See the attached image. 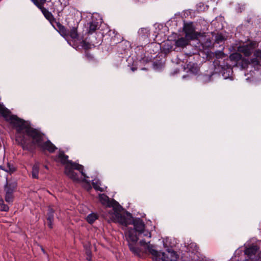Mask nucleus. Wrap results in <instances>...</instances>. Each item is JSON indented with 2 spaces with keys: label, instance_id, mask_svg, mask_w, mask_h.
Masks as SVG:
<instances>
[{
  "label": "nucleus",
  "instance_id": "obj_1",
  "mask_svg": "<svg viewBox=\"0 0 261 261\" xmlns=\"http://www.w3.org/2000/svg\"><path fill=\"white\" fill-rule=\"evenodd\" d=\"M10 111L0 103V115L7 121H10L16 129L15 141L18 145L21 147L23 150H32V143L27 137L32 139L37 137L39 130L32 127L27 124L25 121L18 117L16 115H10Z\"/></svg>",
  "mask_w": 261,
  "mask_h": 261
},
{
  "label": "nucleus",
  "instance_id": "obj_2",
  "mask_svg": "<svg viewBox=\"0 0 261 261\" xmlns=\"http://www.w3.org/2000/svg\"><path fill=\"white\" fill-rule=\"evenodd\" d=\"M99 23L97 21V19L93 17H92L89 22L87 23L86 25V34H87L88 36L86 37V39L88 40V42L87 43L86 40L83 41V47L84 48L87 49L91 44L95 45L99 43L100 40H97L93 35L96 30L99 28Z\"/></svg>",
  "mask_w": 261,
  "mask_h": 261
},
{
  "label": "nucleus",
  "instance_id": "obj_3",
  "mask_svg": "<svg viewBox=\"0 0 261 261\" xmlns=\"http://www.w3.org/2000/svg\"><path fill=\"white\" fill-rule=\"evenodd\" d=\"M37 135V137L34 138L31 142L33 146H32L33 148L32 150H27V151L30 153H34L36 151V146L39 147L43 151L47 150L49 153H53L57 149V148L50 140H47L43 142L44 135L40 131L38 132Z\"/></svg>",
  "mask_w": 261,
  "mask_h": 261
},
{
  "label": "nucleus",
  "instance_id": "obj_4",
  "mask_svg": "<svg viewBox=\"0 0 261 261\" xmlns=\"http://www.w3.org/2000/svg\"><path fill=\"white\" fill-rule=\"evenodd\" d=\"M51 25L56 29L61 36L64 37H70L73 39H78L79 35L77 32V27H72L70 30H67L59 21H57L53 16V19L47 20Z\"/></svg>",
  "mask_w": 261,
  "mask_h": 261
},
{
  "label": "nucleus",
  "instance_id": "obj_5",
  "mask_svg": "<svg viewBox=\"0 0 261 261\" xmlns=\"http://www.w3.org/2000/svg\"><path fill=\"white\" fill-rule=\"evenodd\" d=\"M125 237L130 251L135 255L140 257L141 256V250L137 245L139 240L137 232L132 228H129L125 233Z\"/></svg>",
  "mask_w": 261,
  "mask_h": 261
},
{
  "label": "nucleus",
  "instance_id": "obj_6",
  "mask_svg": "<svg viewBox=\"0 0 261 261\" xmlns=\"http://www.w3.org/2000/svg\"><path fill=\"white\" fill-rule=\"evenodd\" d=\"M74 170L80 171L82 175L83 176L84 180L88 177L84 172V166L83 165L76 163H72L71 165H67L65 166L64 172L65 174L73 181L76 182L80 181L78 174L74 171Z\"/></svg>",
  "mask_w": 261,
  "mask_h": 261
},
{
  "label": "nucleus",
  "instance_id": "obj_7",
  "mask_svg": "<svg viewBox=\"0 0 261 261\" xmlns=\"http://www.w3.org/2000/svg\"><path fill=\"white\" fill-rule=\"evenodd\" d=\"M98 198L102 205L107 207H113L114 211L122 208V206L114 199H110L105 194H99Z\"/></svg>",
  "mask_w": 261,
  "mask_h": 261
},
{
  "label": "nucleus",
  "instance_id": "obj_8",
  "mask_svg": "<svg viewBox=\"0 0 261 261\" xmlns=\"http://www.w3.org/2000/svg\"><path fill=\"white\" fill-rule=\"evenodd\" d=\"M122 208L119 210L114 211L115 217L117 221L120 224L127 226L131 224L132 222L133 217L130 213H127L126 216L120 213L119 212Z\"/></svg>",
  "mask_w": 261,
  "mask_h": 261
},
{
  "label": "nucleus",
  "instance_id": "obj_9",
  "mask_svg": "<svg viewBox=\"0 0 261 261\" xmlns=\"http://www.w3.org/2000/svg\"><path fill=\"white\" fill-rule=\"evenodd\" d=\"M31 2L41 11L47 20L53 19V15L47 9L44 7L46 0H31Z\"/></svg>",
  "mask_w": 261,
  "mask_h": 261
},
{
  "label": "nucleus",
  "instance_id": "obj_10",
  "mask_svg": "<svg viewBox=\"0 0 261 261\" xmlns=\"http://www.w3.org/2000/svg\"><path fill=\"white\" fill-rule=\"evenodd\" d=\"M183 30L186 34V37L191 40L197 39L199 33L195 32V28L192 22L184 23Z\"/></svg>",
  "mask_w": 261,
  "mask_h": 261
},
{
  "label": "nucleus",
  "instance_id": "obj_11",
  "mask_svg": "<svg viewBox=\"0 0 261 261\" xmlns=\"http://www.w3.org/2000/svg\"><path fill=\"white\" fill-rule=\"evenodd\" d=\"M259 250V247L256 245H252L245 250V254L248 257V261H256L258 259L256 254Z\"/></svg>",
  "mask_w": 261,
  "mask_h": 261
},
{
  "label": "nucleus",
  "instance_id": "obj_12",
  "mask_svg": "<svg viewBox=\"0 0 261 261\" xmlns=\"http://www.w3.org/2000/svg\"><path fill=\"white\" fill-rule=\"evenodd\" d=\"M178 255L175 251L172 249H168L167 252L162 253V257L161 259L162 261H177Z\"/></svg>",
  "mask_w": 261,
  "mask_h": 261
},
{
  "label": "nucleus",
  "instance_id": "obj_13",
  "mask_svg": "<svg viewBox=\"0 0 261 261\" xmlns=\"http://www.w3.org/2000/svg\"><path fill=\"white\" fill-rule=\"evenodd\" d=\"M131 224H133L134 226V228L133 229L135 230L136 232L140 234H141L145 229V224L143 221L139 218L135 219L133 218Z\"/></svg>",
  "mask_w": 261,
  "mask_h": 261
},
{
  "label": "nucleus",
  "instance_id": "obj_14",
  "mask_svg": "<svg viewBox=\"0 0 261 261\" xmlns=\"http://www.w3.org/2000/svg\"><path fill=\"white\" fill-rule=\"evenodd\" d=\"M255 43L253 42H250L246 45L240 46L239 49V51L242 53L245 56L248 57L252 53L253 49L254 48Z\"/></svg>",
  "mask_w": 261,
  "mask_h": 261
},
{
  "label": "nucleus",
  "instance_id": "obj_15",
  "mask_svg": "<svg viewBox=\"0 0 261 261\" xmlns=\"http://www.w3.org/2000/svg\"><path fill=\"white\" fill-rule=\"evenodd\" d=\"M228 60L226 61H224V62L226 63V65L224 63V64L221 65V70L220 71L225 79L229 77L232 73V68L231 66L228 64Z\"/></svg>",
  "mask_w": 261,
  "mask_h": 261
},
{
  "label": "nucleus",
  "instance_id": "obj_16",
  "mask_svg": "<svg viewBox=\"0 0 261 261\" xmlns=\"http://www.w3.org/2000/svg\"><path fill=\"white\" fill-rule=\"evenodd\" d=\"M138 34L140 39L144 43H148L149 40H148L150 35V30L148 28H142L138 31Z\"/></svg>",
  "mask_w": 261,
  "mask_h": 261
},
{
  "label": "nucleus",
  "instance_id": "obj_17",
  "mask_svg": "<svg viewBox=\"0 0 261 261\" xmlns=\"http://www.w3.org/2000/svg\"><path fill=\"white\" fill-rule=\"evenodd\" d=\"M174 42L175 48L174 50H175L176 48H184L186 47L189 43V40L188 39V38H187L186 37H180L175 40Z\"/></svg>",
  "mask_w": 261,
  "mask_h": 261
},
{
  "label": "nucleus",
  "instance_id": "obj_18",
  "mask_svg": "<svg viewBox=\"0 0 261 261\" xmlns=\"http://www.w3.org/2000/svg\"><path fill=\"white\" fill-rule=\"evenodd\" d=\"M59 161L62 165L66 166L67 165H71L72 163H74L71 160H68V156L64 153V152H60L57 156Z\"/></svg>",
  "mask_w": 261,
  "mask_h": 261
},
{
  "label": "nucleus",
  "instance_id": "obj_19",
  "mask_svg": "<svg viewBox=\"0 0 261 261\" xmlns=\"http://www.w3.org/2000/svg\"><path fill=\"white\" fill-rule=\"evenodd\" d=\"M54 213L55 211L50 206H49L47 213V220L48 222V226L50 228H53V222L54 220Z\"/></svg>",
  "mask_w": 261,
  "mask_h": 261
},
{
  "label": "nucleus",
  "instance_id": "obj_20",
  "mask_svg": "<svg viewBox=\"0 0 261 261\" xmlns=\"http://www.w3.org/2000/svg\"><path fill=\"white\" fill-rule=\"evenodd\" d=\"M147 249L148 251L152 255L153 259L155 260H159L161 258V255L157 250L154 249V246L152 245H147Z\"/></svg>",
  "mask_w": 261,
  "mask_h": 261
},
{
  "label": "nucleus",
  "instance_id": "obj_21",
  "mask_svg": "<svg viewBox=\"0 0 261 261\" xmlns=\"http://www.w3.org/2000/svg\"><path fill=\"white\" fill-rule=\"evenodd\" d=\"M122 40L123 37L119 34L116 33L110 38V45L112 46H115L118 43H120Z\"/></svg>",
  "mask_w": 261,
  "mask_h": 261
},
{
  "label": "nucleus",
  "instance_id": "obj_22",
  "mask_svg": "<svg viewBox=\"0 0 261 261\" xmlns=\"http://www.w3.org/2000/svg\"><path fill=\"white\" fill-rule=\"evenodd\" d=\"M251 62L253 64V68L256 71V77L258 80H261V64H257V61L255 59H252Z\"/></svg>",
  "mask_w": 261,
  "mask_h": 261
},
{
  "label": "nucleus",
  "instance_id": "obj_23",
  "mask_svg": "<svg viewBox=\"0 0 261 261\" xmlns=\"http://www.w3.org/2000/svg\"><path fill=\"white\" fill-rule=\"evenodd\" d=\"M17 187L16 182H7L4 187V190L6 193L13 194L15 190Z\"/></svg>",
  "mask_w": 261,
  "mask_h": 261
},
{
  "label": "nucleus",
  "instance_id": "obj_24",
  "mask_svg": "<svg viewBox=\"0 0 261 261\" xmlns=\"http://www.w3.org/2000/svg\"><path fill=\"white\" fill-rule=\"evenodd\" d=\"M39 172V164L36 163L32 167V177L34 179H38Z\"/></svg>",
  "mask_w": 261,
  "mask_h": 261
},
{
  "label": "nucleus",
  "instance_id": "obj_25",
  "mask_svg": "<svg viewBox=\"0 0 261 261\" xmlns=\"http://www.w3.org/2000/svg\"><path fill=\"white\" fill-rule=\"evenodd\" d=\"M242 56L239 53H233L229 56V59L232 61L239 62L241 60Z\"/></svg>",
  "mask_w": 261,
  "mask_h": 261
},
{
  "label": "nucleus",
  "instance_id": "obj_26",
  "mask_svg": "<svg viewBox=\"0 0 261 261\" xmlns=\"http://www.w3.org/2000/svg\"><path fill=\"white\" fill-rule=\"evenodd\" d=\"M251 59H255L257 61V64L261 62V49H256L253 53V57Z\"/></svg>",
  "mask_w": 261,
  "mask_h": 261
},
{
  "label": "nucleus",
  "instance_id": "obj_27",
  "mask_svg": "<svg viewBox=\"0 0 261 261\" xmlns=\"http://www.w3.org/2000/svg\"><path fill=\"white\" fill-rule=\"evenodd\" d=\"M252 59H250V60L248 59H241V67L243 69H245L246 68H247L249 65H251L253 67V64L251 62V60Z\"/></svg>",
  "mask_w": 261,
  "mask_h": 261
},
{
  "label": "nucleus",
  "instance_id": "obj_28",
  "mask_svg": "<svg viewBox=\"0 0 261 261\" xmlns=\"http://www.w3.org/2000/svg\"><path fill=\"white\" fill-rule=\"evenodd\" d=\"M188 66L189 70L191 72H192V73H193L194 74H196L198 73V72L199 71V68H198L197 64L193 63L192 65L188 64Z\"/></svg>",
  "mask_w": 261,
  "mask_h": 261
},
{
  "label": "nucleus",
  "instance_id": "obj_29",
  "mask_svg": "<svg viewBox=\"0 0 261 261\" xmlns=\"http://www.w3.org/2000/svg\"><path fill=\"white\" fill-rule=\"evenodd\" d=\"M97 219V217L96 214L93 213L90 214L86 218L87 221L90 224L94 223V222Z\"/></svg>",
  "mask_w": 261,
  "mask_h": 261
},
{
  "label": "nucleus",
  "instance_id": "obj_30",
  "mask_svg": "<svg viewBox=\"0 0 261 261\" xmlns=\"http://www.w3.org/2000/svg\"><path fill=\"white\" fill-rule=\"evenodd\" d=\"M9 207L8 205L4 203L3 199L0 197V211L3 212H8Z\"/></svg>",
  "mask_w": 261,
  "mask_h": 261
},
{
  "label": "nucleus",
  "instance_id": "obj_31",
  "mask_svg": "<svg viewBox=\"0 0 261 261\" xmlns=\"http://www.w3.org/2000/svg\"><path fill=\"white\" fill-rule=\"evenodd\" d=\"M92 185L93 186V188L96 191H100V192H103L104 191L103 188H102L100 187V184L99 182L98 181H96L95 182L92 181Z\"/></svg>",
  "mask_w": 261,
  "mask_h": 261
},
{
  "label": "nucleus",
  "instance_id": "obj_32",
  "mask_svg": "<svg viewBox=\"0 0 261 261\" xmlns=\"http://www.w3.org/2000/svg\"><path fill=\"white\" fill-rule=\"evenodd\" d=\"M5 199L6 202H11L13 201V194L6 193Z\"/></svg>",
  "mask_w": 261,
  "mask_h": 261
},
{
  "label": "nucleus",
  "instance_id": "obj_33",
  "mask_svg": "<svg viewBox=\"0 0 261 261\" xmlns=\"http://www.w3.org/2000/svg\"><path fill=\"white\" fill-rule=\"evenodd\" d=\"M0 168L2 169H3V170H5V171H6L7 172H14L15 170V169L13 167V166L12 165H11L10 164V163H8L7 164V168L8 169H5L3 168L2 166H0Z\"/></svg>",
  "mask_w": 261,
  "mask_h": 261
},
{
  "label": "nucleus",
  "instance_id": "obj_34",
  "mask_svg": "<svg viewBox=\"0 0 261 261\" xmlns=\"http://www.w3.org/2000/svg\"><path fill=\"white\" fill-rule=\"evenodd\" d=\"M196 9L199 11H203L205 9V5L202 3H199L196 5Z\"/></svg>",
  "mask_w": 261,
  "mask_h": 261
},
{
  "label": "nucleus",
  "instance_id": "obj_35",
  "mask_svg": "<svg viewBox=\"0 0 261 261\" xmlns=\"http://www.w3.org/2000/svg\"><path fill=\"white\" fill-rule=\"evenodd\" d=\"M164 49L167 50L168 51H171L173 49V46L171 44H169L168 42H166L164 44Z\"/></svg>",
  "mask_w": 261,
  "mask_h": 261
},
{
  "label": "nucleus",
  "instance_id": "obj_36",
  "mask_svg": "<svg viewBox=\"0 0 261 261\" xmlns=\"http://www.w3.org/2000/svg\"><path fill=\"white\" fill-rule=\"evenodd\" d=\"M142 233H143V235L144 236L148 237V238L151 237V232L145 230V229H144L143 232H142Z\"/></svg>",
  "mask_w": 261,
  "mask_h": 261
},
{
  "label": "nucleus",
  "instance_id": "obj_37",
  "mask_svg": "<svg viewBox=\"0 0 261 261\" xmlns=\"http://www.w3.org/2000/svg\"><path fill=\"white\" fill-rule=\"evenodd\" d=\"M87 254L88 256L87 260L88 261H91V252L90 251H87Z\"/></svg>",
  "mask_w": 261,
  "mask_h": 261
},
{
  "label": "nucleus",
  "instance_id": "obj_38",
  "mask_svg": "<svg viewBox=\"0 0 261 261\" xmlns=\"http://www.w3.org/2000/svg\"><path fill=\"white\" fill-rule=\"evenodd\" d=\"M139 243H140V245H141V246H147V245L146 241L144 240H140V241L139 242Z\"/></svg>",
  "mask_w": 261,
  "mask_h": 261
},
{
  "label": "nucleus",
  "instance_id": "obj_39",
  "mask_svg": "<svg viewBox=\"0 0 261 261\" xmlns=\"http://www.w3.org/2000/svg\"><path fill=\"white\" fill-rule=\"evenodd\" d=\"M224 40V38L223 37V36L222 35H218L216 37V40H218V41H222Z\"/></svg>",
  "mask_w": 261,
  "mask_h": 261
},
{
  "label": "nucleus",
  "instance_id": "obj_40",
  "mask_svg": "<svg viewBox=\"0 0 261 261\" xmlns=\"http://www.w3.org/2000/svg\"><path fill=\"white\" fill-rule=\"evenodd\" d=\"M140 62L143 63H144L145 62L147 63V62H148L147 59L142 58V60L140 61Z\"/></svg>",
  "mask_w": 261,
  "mask_h": 261
},
{
  "label": "nucleus",
  "instance_id": "obj_41",
  "mask_svg": "<svg viewBox=\"0 0 261 261\" xmlns=\"http://www.w3.org/2000/svg\"><path fill=\"white\" fill-rule=\"evenodd\" d=\"M86 56L89 59H92L93 58V57L92 56V55H91L90 54H89L88 53L86 54Z\"/></svg>",
  "mask_w": 261,
  "mask_h": 261
},
{
  "label": "nucleus",
  "instance_id": "obj_42",
  "mask_svg": "<svg viewBox=\"0 0 261 261\" xmlns=\"http://www.w3.org/2000/svg\"><path fill=\"white\" fill-rule=\"evenodd\" d=\"M131 70L133 71H136L137 70V68L133 67L131 68Z\"/></svg>",
  "mask_w": 261,
  "mask_h": 261
},
{
  "label": "nucleus",
  "instance_id": "obj_43",
  "mask_svg": "<svg viewBox=\"0 0 261 261\" xmlns=\"http://www.w3.org/2000/svg\"><path fill=\"white\" fill-rule=\"evenodd\" d=\"M55 2L57 3L58 4H61V3L60 0H56Z\"/></svg>",
  "mask_w": 261,
  "mask_h": 261
},
{
  "label": "nucleus",
  "instance_id": "obj_44",
  "mask_svg": "<svg viewBox=\"0 0 261 261\" xmlns=\"http://www.w3.org/2000/svg\"><path fill=\"white\" fill-rule=\"evenodd\" d=\"M141 70H147L148 69L147 68L144 67V68H142Z\"/></svg>",
  "mask_w": 261,
  "mask_h": 261
},
{
  "label": "nucleus",
  "instance_id": "obj_45",
  "mask_svg": "<svg viewBox=\"0 0 261 261\" xmlns=\"http://www.w3.org/2000/svg\"><path fill=\"white\" fill-rule=\"evenodd\" d=\"M41 250L44 253H45V251L42 247H41Z\"/></svg>",
  "mask_w": 261,
  "mask_h": 261
},
{
  "label": "nucleus",
  "instance_id": "obj_46",
  "mask_svg": "<svg viewBox=\"0 0 261 261\" xmlns=\"http://www.w3.org/2000/svg\"><path fill=\"white\" fill-rule=\"evenodd\" d=\"M56 8L54 6V7L50 8V10H55Z\"/></svg>",
  "mask_w": 261,
  "mask_h": 261
},
{
  "label": "nucleus",
  "instance_id": "obj_47",
  "mask_svg": "<svg viewBox=\"0 0 261 261\" xmlns=\"http://www.w3.org/2000/svg\"><path fill=\"white\" fill-rule=\"evenodd\" d=\"M239 9H240V10L239 12H242L241 8H240Z\"/></svg>",
  "mask_w": 261,
  "mask_h": 261
},
{
  "label": "nucleus",
  "instance_id": "obj_48",
  "mask_svg": "<svg viewBox=\"0 0 261 261\" xmlns=\"http://www.w3.org/2000/svg\"><path fill=\"white\" fill-rule=\"evenodd\" d=\"M153 65H154V66H155L156 65V63H154Z\"/></svg>",
  "mask_w": 261,
  "mask_h": 261
},
{
  "label": "nucleus",
  "instance_id": "obj_49",
  "mask_svg": "<svg viewBox=\"0 0 261 261\" xmlns=\"http://www.w3.org/2000/svg\"><path fill=\"white\" fill-rule=\"evenodd\" d=\"M44 167H45V168H46V169L47 168V166H44Z\"/></svg>",
  "mask_w": 261,
  "mask_h": 261
}]
</instances>
